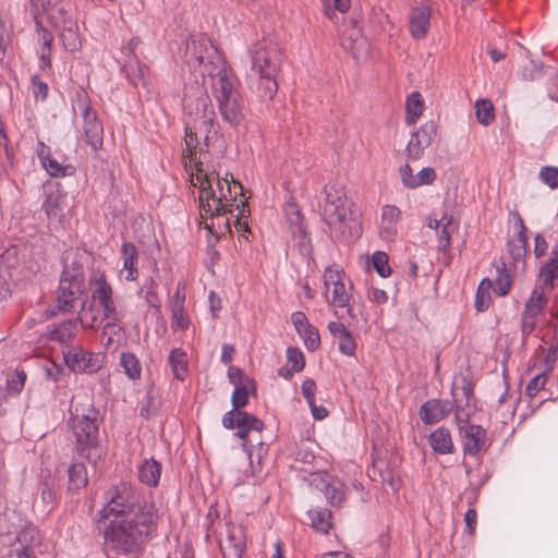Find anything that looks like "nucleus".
<instances>
[{
  "instance_id": "f257e3e1",
  "label": "nucleus",
  "mask_w": 558,
  "mask_h": 558,
  "mask_svg": "<svg viewBox=\"0 0 558 558\" xmlns=\"http://www.w3.org/2000/svg\"><path fill=\"white\" fill-rule=\"evenodd\" d=\"M183 110L186 116V157L194 163L192 184L199 189L201 211L209 217L223 215L234 198L230 182L220 178L216 170L207 165L211 150L222 153L225 149V140L219 131L214 105L206 93L197 97L186 95L183 98Z\"/></svg>"
},
{
  "instance_id": "f03ea898",
  "label": "nucleus",
  "mask_w": 558,
  "mask_h": 558,
  "mask_svg": "<svg viewBox=\"0 0 558 558\" xmlns=\"http://www.w3.org/2000/svg\"><path fill=\"white\" fill-rule=\"evenodd\" d=\"M107 558H138L158 536L159 513L154 502L142 500L135 486L121 482L96 513Z\"/></svg>"
},
{
  "instance_id": "7ed1b4c3",
  "label": "nucleus",
  "mask_w": 558,
  "mask_h": 558,
  "mask_svg": "<svg viewBox=\"0 0 558 558\" xmlns=\"http://www.w3.org/2000/svg\"><path fill=\"white\" fill-rule=\"evenodd\" d=\"M183 60L191 70L210 77L211 95L222 121L236 132L245 131L246 106L238 80L211 40L204 34L191 35Z\"/></svg>"
},
{
  "instance_id": "20e7f679",
  "label": "nucleus",
  "mask_w": 558,
  "mask_h": 558,
  "mask_svg": "<svg viewBox=\"0 0 558 558\" xmlns=\"http://www.w3.org/2000/svg\"><path fill=\"white\" fill-rule=\"evenodd\" d=\"M318 214L335 240L349 243L360 238L359 213L342 183L329 181L324 186L318 195Z\"/></svg>"
},
{
  "instance_id": "39448f33",
  "label": "nucleus",
  "mask_w": 558,
  "mask_h": 558,
  "mask_svg": "<svg viewBox=\"0 0 558 558\" xmlns=\"http://www.w3.org/2000/svg\"><path fill=\"white\" fill-rule=\"evenodd\" d=\"M451 400L428 399L420 408V418L425 425L440 422L454 411L457 422H466L476 413L477 405L470 371L454 374Z\"/></svg>"
},
{
  "instance_id": "423d86ee",
  "label": "nucleus",
  "mask_w": 558,
  "mask_h": 558,
  "mask_svg": "<svg viewBox=\"0 0 558 558\" xmlns=\"http://www.w3.org/2000/svg\"><path fill=\"white\" fill-rule=\"evenodd\" d=\"M251 75L257 78V94L272 99L278 92L279 53L270 41L262 39L248 48Z\"/></svg>"
},
{
  "instance_id": "0eeeda50",
  "label": "nucleus",
  "mask_w": 558,
  "mask_h": 558,
  "mask_svg": "<svg viewBox=\"0 0 558 558\" xmlns=\"http://www.w3.org/2000/svg\"><path fill=\"white\" fill-rule=\"evenodd\" d=\"M99 412L90 405L85 412L78 413V409L71 412L70 425L76 440L78 454L85 457L89 462L93 461L86 450L96 449L98 446L99 432ZM96 462V460H94Z\"/></svg>"
},
{
  "instance_id": "6e6552de",
  "label": "nucleus",
  "mask_w": 558,
  "mask_h": 558,
  "mask_svg": "<svg viewBox=\"0 0 558 558\" xmlns=\"http://www.w3.org/2000/svg\"><path fill=\"white\" fill-rule=\"evenodd\" d=\"M73 109H78L83 120V141L94 151L99 150L104 144V125L97 112L90 107L87 94L82 89L76 93Z\"/></svg>"
},
{
  "instance_id": "1a4fd4ad",
  "label": "nucleus",
  "mask_w": 558,
  "mask_h": 558,
  "mask_svg": "<svg viewBox=\"0 0 558 558\" xmlns=\"http://www.w3.org/2000/svg\"><path fill=\"white\" fill-rule=\"evenodd\" d=\"M227 376L229 383L233 386L231 395L232 409L223 415H226L228 424L232 425V416L236 413L244 412L242 409L247 404L250 395L256 392V384L251 377L246 376L239 366L230 365Z\"/></svg>"
},
{
  "instance_id": "9d476101",
  "label": "nucleus",
  "mask_w": 558,
  "mask_h": 558,
  "mask_svg": "<svg viewBox=\"0 0 558 558\" xmlns=\"http://www.w3.org/2000/svg\"><path fill=\"white\" fill-rule=\"evenodd\" d=\"M93 282L92 300L101 307L102 320H107L105 329L114 328L123 319V314L114 304L112 288L102 272L95 275Z\"/></svg>"
},
{
  "instance_id": "9b49d317",
  "label": "nucleus",
  "mask_w": 558,
  "mask_h": 558,
  "mask_svg": "<svg viewBox=\"0 0 558 558\" xmlns=\"http://www.w3.org/2000/svg\"><path fill=\"white\" fill-rule=\"evenodd\" d=\"M546 304L547 299L543 289L534 287L529 299L525 301L523 311L521 313L520 329L523 339H526L535 331L538 317L543 313Z\"/></svg>"
},
{
  "instance_id": "f8f14e48",
  "label": "nucleus",
  "mask_w": 558,
  "mask_h": 558,
  "mask_svg": "<svg viewBox=\"0 0 558 558\" xmlns=\"http://www.w3.org/2000/svg\"><path fill=\"white\" fill-rule=\"evenodd\" d=\"M85 253L78 248H69L62 253L60 283L85 286Z\"/></svg>"
},
{
  "instance_id": "ddd939ff",
  "label": "nucleus",
  "mask_w": 558,
  "mask_h": 558,
  "mask_svg": "<svg viewBox=\"0 0 558 558\" xmlns=\"http://www.w3.org/2000/svg\"><path fill=\"white\" fill-rule=\"evenodd\" d=\"M398 464L397 458L376 456L367 469V474L373 481L379 480L383 484L388 485L393 493H397L401 487V478L397 471Z\"/></svg>"
},
{
  "instance_id": "4468645a",
  "label": "nucleus",
  "mask_w": 558,
  "mask_h": 558,
  "mask_svg": "<svg viewBox=\"0 0 558 558\" xmlns=\"http://www.w3.org/2000/svg\"><path fill=\"white\" fill-rule=\"evenodd\" d=\"M437 124L430 120L422 124L415 132L411 134V137L405 146L404 153L409 160H420L425 153V149L430 146L436 134Z\"/></svg>"
},
{
  "instance_id": "2eb2a0df",
  "label": "nucleus",
  "mask_w": 558,
  "mask_h": 558,
  "mask_svg": "<svg viewBox=\"0 0 558 558\" xmlns=\"http://www.w3.org/2000/svg\"><path fill=\"white\" fill-rule=\"evenodd\" d=\"M66 366L76 373H95L100 368L98 355L81 347L68 345L62 351Z\"/></svg>"
},
{
  "instance_id": "dca6fc26",
  "label": "nucleus",
  "mask_w": 558,
  "mask_h": 558,
  "mask_svg": "<svg viewBox=\"0 0 558 558\" xmlns=\"http://www.w3.org/2000/svg\"><path fill=\"white\" fill-rule=\"evenodd\" d=\"M231 421L232 425H229L226 420V415H223L221 420L222 426L226 429L238 428L235 436L242 440L243 450L248 451L250 449H253V445L248 441V435L251 432L260 433L265 427L263 421L247 412L236 413L232 416Z\"/></svg>"
},
{
  "instance_id": "f3484780",
  "label": "nucleus",
  "mask_w": 558,
  "mask_h": 558,
  "mask_svg": "<svg viewBox=\"0 0 558 558\" xmlns=\"http://www.w3.org/2000/svg\"><path fill=\"white\" fill-rule=\"evenodd\" d=\"M343 270L328 266L324 271V284L328 289L332 287V295L330 304L336 307L344 308L349 306L351 294L343 281ZM353 289V284L349 281V290Z\"/></svg>"
},
{
  "instance_id": "a211bd4d",
  "label": "nucleus",
  "mask_w": 558,
  "mask_h": 558,
  "mask_svg": "<svg viewBox=\"0 0 558 558\" xmlns=\"http://www.w3.org/2000/svg\"><path fill=\"white\" fill-rule=\"evenodd\" d=\"M85 286H76L70 283H60L58 286L56 306L58 311L63 313L74 312L80 304L81 310L86 305Z\"/></svg>"
},
{
  "instance_id": "6ab92c4d",
  "label": "nucleus",
  "mask_w": 558,
  "mask_h": 558,
  "mask_svg": "<svg viewBox=\"0 0 558 558\" xmlns=\"http://www.w3.org/2000/svg\"><path fill=\"white\" fill-rule=\"evenodd\" d=\"M223 558H243L246 550V536L243 529L233 523L226 524V538L220 541Z\"/></svg>"
},
{
  "instance_id": "aec40b11",
  "label": "nucleus",
  "mask_w": 558,
  "mask_h": 558,
  "mask_svg": "<svg viewBox=\"0 0 558 558\" xmlns=\"http://www.w3.org/2000/svg\"><path fill=\"white\" fill-rule=\"evenodd\" d=\"M460 433L464 437L463 451L464 454L476 456L486 447V430L481 425L470 424L466 422H457Z\"/></svg>"
},
{
  "instance_id": "412c9836",
  "label": "nucleus",
  "mask_w": 558,
  "mask_h": 558,
  "mask_svg": "<svg viewBox=\"0 0 558 558\" xmlns=\"http://www.w3.org/2000/svg\"><path fill=\"white\" fill-rule=\"evenodd\" d=\"M81 324L85 326L83 319H80ZM86 327H93V324L86 325ZM78 331V318L64 319L59 323L49 324L41 338L46 341H56L64 343L70 341Z\"/></svg>"
},
{
  "instance_id": "4be33fe9",
  "label": "nucleus",
  "mask_w": 558,
  "mask_h": 558,
  "mask_svg": "<svg viewBox=\"0 0 558 558\" xmlns=\"http://www.w3.org/2000/svg\"><path fill=\"white\" fill-rule=\"evenodd\" d=\"M432 9L421 3L411 9L409 13V33L412 38L424 39L430 28Z\"/></svg>"
},
{
  "instance_id": "5701e85b",
  "label": "nucleus",
  "mask_w": 558,
  "mask_h": 558,
  "mask_svg": "<svg viewBox=\"0 0 558 558\" xmlns=\"http://www.w3.org/2000/svg\"><path fill=\"white\" fill-rule=\"evenodd\" d=\"M123 267L121 274L125 272L126 281H135L138 278V252L134 243L124 242L121 246Z\"/></svg>"
},
{
  "instance_id": "b1692460",
  "label": "nucleus",
  "mask_w": 558,
  "mask_h": 558,
  "mask_svg": "<svg viewBox=\"0 0 558 558\" xmlns=\"http://www.w3.org/2000/svg\"><path fill=\"white\" fill-rule=\"evenodd\" d=\"M22 549L16 550V558H37L35 548L40 545V536L35 527L21 530L16 536Z\"/></svg>"
},
{
  "instance_id": "393cba45",
  "label": "nucleus",
  "mask_w": 558,
  "mask_h": 558,
  "mask_svg": "<svg viewBox=\"0 0 558 558\" xmlns=\"http://www.w3.org/2000/svg\"><path fill=\"white\" fill-rule=\"evenodd\" d=\"M539 284L536 287L543 289L544 293L550 292L558 287V262L547 259L541 264L537 272Z\"/></svg>"
},
{
  "instance_id": "a878e982",
  "label": "nucleus",
  "mask_w": 558,
  "mask_h": 558,
  "mask_svg": "<svg viewBox=\"0 0 558 558\" xmlns=\"http://www.w3.org/2000/svg\"><path fill=\"white\" fill-rule=\"evenodd\" d=\"M160 475L161 464L154 458L145 459L137 468L138 481L148 487H156Z\"/></svg>"
},
{
  "instance_id": "bb28decb",
  "label": "nucleus",
  "mask_w": 558,
  "mask_h": 558,
  "mask_svg": "<svg viewBox=\"0 0 558 558\" xmlns=\"http://www.w3.org/2000/svg\"><path fill=\"white\" fill-rule=\"evenodd\" d=\"M508 253L515 270H525V256L527 253V236H513L507 242Z\"/></svg>"
},
{
  "instance_id": "cd10ccee",
  "label": "nucleus",
  "mask_w": 558,
  "mask_h": 558,
  "mask_svg": "<svg viewBox=\"0 0 558 558\" xmlns=\"http://www.w3.org/2000/svg\"><path fill=\"white\" fill-rule=\"evenodd\" d=\"M289 230L295 243L303 250L311 252V240L307 234L306 226L298 210L289 218Z\"/></svg>"
},
{
  "instance_id": "c85d7f7f",
  "label": "nucleus",
  "mask_w": 558,
  "mask_h": 558,
  "mask_svg": "<svg viewBox=\"0 0 558 558\" xmlns=\"http://www.w3.org/2000/svg\"><path fill=\"white\" fill-rule=\"evenodd\" d=\"M157 289L158 283L151 276L144 278L142 284L138 287L137 295L145 301L149 308L159 310L161 306Z\"/></svg>"
},
{
  "instance_id": "c756f323",
  "label": "nucleus",
  "mask_w": 558,
  "mask_h": 558,
  "mask_svg": "<svg viewBox=\"0 0 558 558\" xmlns=\"http://www.w3.org/2000/svg\"><path fill=\"white\" fill-rule=\"evenodd\" d=\"M429 445L438 454H449L454 448L450 432L446 427H439L430 434Z\"/></svg>"
},
{
  "instance_id": "7c9ffc66",
  "label": "nucleus",
  "mask_w": 558,
  "mask_h": 558,
  "mask_svg": "<svg viewBox=\"0 0 558 558\" xmlns=\"http://www.w3.org/2000/svg\"><path fill=\"white\" fill-rule=\"evenodd\" d=\"M401 210L395 205H385L381 208V234L392 238L397 235V225Z\"/></svg>"
},
{
  "instance_id": "2f4dec72",
  "label": "nucleus",
  "mask_w": 558,
  "mask_h": 558,
  "mask_svg": "<svg viewBox=\"0 0 558 558\" xmlns=\"http://www.w3.org/2000/svg\"><path fill=\"white\" fill-rule=\"evenodd\" d=\"M324 496L331 506H340L345 499V485L339 478L331 477L324 481Z\"/></svg>"
},
{
  "instance_id": "473e14b6",
  "label": "nucleus",
  "mask_w": 558,
  "mask_h": 558,
  "mask_svg": "<svg viewBox=\"0 0 558 558\" xmlns=\"http://www.w3.org/2000/svg\"><path fill=\"white\" fill-rule=\"evenodd\" d=\"M308 517L312 522V527L322 534H328L332 527L331 511L326 508H317L308 510Z\"/></svg>"
},
{
  "instance_id": "72a5a7b5",
  "label": "nucleus",
  "mask_w": 558,
  "mask_h": 558,
  "mask_svg": "<svg viewBox=\"0 0 558 558\" xmlns=\"http://www.w3.org/2000/svg\"><path fill=\"white\" fill-rule=\"evenodd\" d=\"M69 490L78 492L88 483L87 470L84 463H72L68 470Z\"/></svg>"
},
{
  "instance_id": "f704fd0d",
  "label": "nucleus",
  "mask_w": 558,
  "mask_h": 558,
  "mask_svg": "<svg viewBox=\"0 0 558 558\" xmlns=\"http://www.w3.org/2000/svg\"><path fill=\"white\" fill-rule=\"evenodd\" d=\"M342 47L349 51L353 58L357 59L366 50V39L362 36L361 29L355 27L352 33L342 38Z\"/></svg>"
},
{
  "instance_id": "c9c22d12",
  "label": "nucleus",
  "mask_w": 558,
  "mask_h": 558,
  "mask_svg": "<svg viewBox=\"0 0 558 558\" xmlns=\"http://www.w3.org/2000/svg\"><path fill=\"white\" fill-rule=\"evenodd\" d=\"M405 107V123L412 125L423 113L424 102L422 95L418 92L411 93L407 98Z\"/></svg>"
},
{
  "instance_id": "e433bc0d",
  "label": "nucleus",
  "mask_w": 558,
  "mask_h": 558,
  "mask_svg": "<svg viewBox=\"0 0 558 558\" xmlns=\"http://www.w3.org/2000/svg\"><path fill=\"white\" fill-rule=\"evenodd\" d=\"M147 70L146 64L141 63L138 60L131 61L124 65L125 76L134 87L140 85L146 86Z\"/></svg>"
},
{
  "instance_id": "4c0bfd02",
  "label": "nucleus",
  "mask_w": 558,
  "mask_h": 558,
  "mask_svg": "<svg viewBox=\"0 0 558 558\" xmlns=\"http://www.w3.org/2000/svg\"><path fill=\"white\" fill-rule=\"evenodd\" d=\"M168 363L172 368L173 376L179 380H184L187 372L185 352L181 348L172 349L168 356Z\"/></svg>"
},
{
  "instance_id": "58836bf2",
  "label": "nucleus",
  "mask_w": 558,
  "mask_h": 558,
  "mask_svg": "<svg viewBox=\"0 0 558 558\" xmlns=\"http://www.w3.org/2000/svg\"><path fill=\"white\" fill-rule=\"evenodd\" d=\"M120 364L123 367L125 375L132 379H138L142 373L140 360L134 353L123 352L120 356Z\"/></svg>"
},
{
  "instance_id": "ea45409f",
  "label": "nucleus",
  "mask_w": 558,
  "mask_h": 558,
  "mask_svg": "<svg viewBox=\"0 0 558 558\" xmlns=\"http://www.w3.org/2000/svg\"><path fill=\"white\" fill-rule=\"evenodd\" d=\"M490 289L492 281L488 278L482 279L475 294L474 306L476 311L484 312L489 307L492 303Z\"/></svg>"
},
{
  "instance_id": "a19ab883",
  "label": "nucleus",
  "mask_w": 558,
  "mask_h": 558,
  "mask_svg": "<svg viewBox=\"0 0 558 558\" xmlns=\"http://www.w3.org/2000/svg\"><path fill=\"white\" fill-rule=\"evenodd\" d=\"M44 161H41L43 168L48 172L50 177L54 178H63L66 175H71L74 172V167L71 165H61L51 156H45Z\"/></svg>"
},
{
  "instance_id": "79ce46f5",
  "label": "nucleus",
  "mask_w": 558,
  "mask_h": 558,
  "mask_svg": "<svg viewBox=\"0 0 558 558\" xmlns=\"http://www.w3.org/2000/svg\"><path fill=\"white\" fill-rule=\"evenodd\" d=\"M475 114L478 123L482 125H489L494 119V106L488 99H477L475 101Z\"/></svg>"
},
{
  "instance_id": "37998d69",
  "label": "nucleus",
  "mask_w": 558,
  "mask_h": 558,
  "mask_svg": "<svg viewBox=\"0 0 558 558\" xmlns=\"http://www.w3.org/2000/svg\"><path fill=\"white\" fill-rule=\"evenodd\" d=\"M298 335L302 338L305 348L310 352H314L320 347V336L318 329L312 324L299 330Z\"/></svg>"
},
{
  "instance_id": "c03bdc74",
  "label": "nucleus",
  "mask_w": 558,
  "mask_h": 558,
  "mask_svg": "<svg viewBox=\"0 0 558 558\" xmlns=\"http://www.w3.org/2000/svg\"><path fill=\"white\" fill-rule=\"evenodd\" d=\"M266 450L264 442L258 438L256 451L254 452L253 449L245 451L250 460L251 471L254 477H258L262 473V458Z\"/></svg>"
},
{
  "instance_id": "a18cd8bd",
  "label": "nucleus",
  "mask_w": 558,
  "mask_h": 558,
  "mask_svg": "<svg viewBox=\"0 0 558 558\" xmlns=\"http://www.w3.org/2000/svg\"><path fill=\"white\" fill-rule=\"evenodd\" d=\"M171 328L173 331H183L189 328V318L184 306L171 305Z\"/></svg>"
},
{
  "instance_id": "49530a36",
  "label": "nucleus",
  "mask_w": 558,
  "mask_h": 558,
  "mask_svg": "<svg viewBox=\"0 0 558 558\" xmlns=\"http://www.w3.org/2000/svg\"><path fill=\"white\" fill-rule=\"evenodd\" d=\"M25 380L26 374L24 373V371L15 369L7 378L5 392H8L9 395L20 393L24 388Z\"/></svg>"
},
{
  "instance_id": "de8ad7c7",
  "label": "nucleus",
  "mask_w": 558,
  "mask_h": 558,
  "mask_svg": "<svg viewBox=\"0 0 558 558\" xmlns=\"http://www.w3.org/2000/svg\"><path fill=\"white\" fill-rule=\"evenodd\" d=\"M40 499L44 504V511L49 513L52 511L56 501H57V493L52 484L48 481H44L40 486Z\"/></svg>"
},
{
  "instance_id": "09e8293b",
  "label": "nucleus",
  "mask_w": 558,
  "mask_h": 558,
  "mask_svg": "<svg viewBox=\"0 0 558 558\" xmlns=\"http://www.w3.org/2000/svg\"><path fill=\"white\" fill-rule=\"evenodd\" d=\"M372 264L376 272L381 278H387L391 274V268L389 266V257L387 253L383 251H376L372 256Z\"/></svg>"
},
{
  "instance_id": "8fccbe9b",
  "label": "nucleus",
  "mask_w": 558,
  "mask_h": 558,
  "mask_svg": "<svg viewBox=\"0 0 558 558\" xmlns=\"http://www.w3.org/2000/svg\"><path fill=\"white\" fill-rule=\"evenodd\" d=\"M543 63L536 60H529L521 69L520 76L524 81H534L542 76Z\"/></svg>"
},
{
  "instance_id": "3c124183",
  "label": "nucleus",
  "mask_w": 558,
  "mask_h": 558,
  "mask_svg": "<svg viewBox=\"0 0 558 558\" xmlns=\"http://www.w3.org/2000/svg\"><path fill=\"white\" fill-rule=\"evenodd\" d=\"M43 209L49 219H58L62 215L60 196L49 194L43 203Z\"/></svg>"
},
{
  "instance_id": "603ef678",
  "label": "nucleus",
  "mask_w": 558,
  "mask_h": 558,
  "mask_svg": "<svg viewBox=\"0 0 558 558\" xmlns=\"http://www.w3.org/2000/svg\"><path fill=\"white\" fill-rule=\"evenodd\" d=\"M32 94L36 100L45 101L48 97V84L43 82L38 74L31 76Z\"/></svg>"
},
{
  "instance_id": "864d4df0",
  "label": "nucleus",
  "mask_w": 558,
  "mask_h": 558,
  "mask_svg": "<svg viewBox=\"0 0 558 558\" xmlns=\"http://www.w3.org/2000/svg\"><path fill=\"white\" fill-rule=\"evenodd\" d=\"M288 364L293 367V371L301 372L305 366V359L303 352L296 347H289L287 349Z\"/></svg>"
},
{
  "instance_id": "5fc2aeb1",
  "label": "nucleus",
  "mask_w": 558,
  "mask_h": 558,
  "mask_svg": "<svg viewBox=\"0 0 558 558\" xmlns=\"http://www.w3.org/2000/svg\"><path fill=\"white\" fill-rule=\"evenodd\" d=\"M541 180L550 189H558V168L554 166H544L539 170Z\"/></svg>"
},
{
  "instance_id": "6e6d98bb",
  "label": "nucleus",
  "mask_w": 558,
  "mask_h": 558,
  "mask_svg": "<svg viewBox=\"0 0 558 558\" xmlns=\"http://www.w3.org/2000/svg\"><path fill=\"white\" fill-rule=\"evenodd\" d=\"M436 179V171L432 167H425L415 175L414 189L432 184Z\"/></svg>"
},
{
  "instance_id": "4d7b16f0",
  "label": "nucleus",
  "mask_w": 558,
  "mask_h": 558,
  "mask_svg": "<svg viewBox=\"0 0 558 558\" xmlns=\"http://www.w3.org/2000/svg\"><path fill=\"white\" fill-rule=\"evenodd\" d=\"M546 375L545 373H541L535 375L526 385L525 387V393L530 398H533L537 395V392L543 389V387L546 384Z\"/></svg>"
},
{
  "instance_id": "13d9d810",
  "label": "nucleus",
  "mask_w": 558,
  "mask_h": 558,
  "mask_svg": "<svg viewBox=\"0 0 558 558\" xmlns=\"http://www.w3.org/2000/svg\"><path fill=\"white\" fill-rule=\"evenodd\" d=\"M452 222V217H449L446 222L441 225V230L438 233V248L447 250L450 246L451 241V230L450 225Z\"/></svg>"
},
{
  "instance_id": "bf43d9fd",
  "label": "nucleus",
  "mask_w": 558,
  "mask_h": 558,
  "mask_svg": "<svg viewBox=\"0 0 558 558\" xmlns=\"http://www.w3.org/2000/svg\"><path fill=\"white\" fill-rule=\"evenodd\" d=\"M330 335L338 339L339 342L350 336H352L351 331L348 329V327L339 322H329L327 326Z\"/></svg>"
},
{
  "instance_id": "052dcab7",
  "label": "nucleus",
  "mask_w": 558,
  "mask_h": 558,
  "mask_svg": "<svg viewBox=\"0 0 558 558\" xmlns=\"http://www.w3.org/2000/svg\"><path fill=\"white\" fill-rule=\"evenodd\" d=\"M330 335L338 339L339 342L350 336H352L351 331L348 329V327L339 322H329L327 326Z\"/></svg>"
},
{
  "instance_id": "680f3d73",
  "label": "nucleus",
  "mask_w": 558,
  "mask_h": 558,
  "mask_svg": "<svg viewBox=\"0 0 558 558\" xmlns=\"http://www.w3.org/2000/svg\"><path fill=\"white\" fill-rule=\"evenodd\" d=\"M511 289V280L509 276L504 271H498V277L496 279V288L495 291L499 296H505L509 293Z\"/></svg>"
},
{
  "instance_id": "e2e57ef3",
  "label": "nucleus",
  "mask_w": 558,
  "mask_h": 558,
  "mask_svg": "<svg viewBox=\"0 0 558 558\" xmlns=\"http://www.w3.org/2000/svg\"><path fill=\"white\" fill-rule=\"evenodd\" d=\"M351 8V0H333V7L330 4L325 7V15L332 19L336 11L347 13Z\"/></svg>"
},
{
  "instance_id": "0e129e2a",
  "label": "nucleus",
  "mask_w": 558,
  "mask_h": 558,
  "mask_svg": "<svg viewBox=\"0 0 558 558\" xmlns=\"http://www.w3.org/2000/svg\"><path fill=\"white\" fill-rule=\"evenodd\" d=\"M301 390L304 399L307 403H313L315 399V392H316V383L312 378H306L303 380L301 385Z\"/></svg>"
},
{
  "instance_id": "69168bd1",
  "label": "nucleus",
  "mask_w": 558,
  "mask_h": 558,
  "mask_svg": "<svg viewBox=\"0 0 558 558\" xmlns=\"http://www.w3.org/2000/svg\"><path fill=\"white\" fill-rule=\"evenodd\" d=\"M402 184L408 189H414L415 175L410 165L405 163L399 169Z\"/></svg>"
},
{
  "instance_id": "338daca9",
  "label": "nucleus",
  "mask_w": 558,
  "mask_h": 558,
  "mask_svg": "<svg viewBox=\"0 0 558 558\" xmlns=\"http://www.w3.org/2000/svg\"><path fill=\"white\" fill-rule=\"evenodd\" d=\"M548 250V243L545 236L541 233H537L534 238V247L533 253L536 258L543 257Z\"/></svg>"
},
{
  "instance_id": "774afa93",
  "label": "nucleus",
  "mask_w": 558,
  "mask_h": 558,
  "mask_svg": "<svg viewBox=\"0 0 558 558\" xmlns=\"http://www.w3.org/2000/svg\"><path fill=\"white\" fill-rule=\"evenodd\" d=\"M341 354L347 356H353L356 350V342L353 336H350L339 342L338 347Z\"/></svg>"
}]
</instances>
